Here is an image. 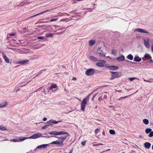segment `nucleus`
Here are the masks:
<instances>
[{"mask_svg": "<svg viewBox=\"0 0 153 153\" xmlns=\"http://www.w3.org/2000/svg\"><path fill=\"white\" fill-rule=\"evenodd\" d=\"M52 135L57 136L61 135L66 134L67 135H65L64 137H54L58 138L59 140H56L50 143L51 144H57L60 147H62L64 146L63 142L65 140L67 137L69 136V134L66 132L63 131H61L59 132L56 131H53L48 133Z\"/></svg>", "mask_w": 153, "mask_h": 153, "instance_id": "nucleus-1", "label": "nucleus"}, {"mask_svg": "<svg viewBox=\"0 0 153 153\" xmlns=\"http://www.w3.org/2000/svg\"><path fill=\"white\" fill-rule=\"evenodd\" d=\"M91 94H90L86 98L83 99L81 103V109L82 111H84L85 107L88 101L89 100V96Z\"/></svg>", "mask_w": 153, "mask_h": 153, "instance_id": "nucleus-2", "label": "nucleus"}, {"mask_svg": "<svg viewBox=\"0 0 153 153\" xmlns=\"http://www.w3.org/2000/svg\"><path fill=\"white\" fill-rule=\"evenodd\" d=\"M110 72L111 74V80L120 77L121 76V74L118 72L110 71Z\"/></svg>", "mask_w": 153, "mask_h": 153, "instance_id": "nucleus-3", "label": "nucleus"}, {"mask_svg": "<svg viewBox=\"0 0 153 153\" xmlns=\"http://www.w3.org/2000/svg\"><path fill=\"white\" fill-rule=\"evenodd\" d=\"M95 72V70L93 69L89 68L87 69L85 72V74L88 76H90L93 75Z\"/></svg>", "mask_w": 153, "mask_h": 153, "instance_id": "nucleus-4", "label": "nucleus"}, {"mask_svg": "<svg viewBox=\"0 0 153 153\" xmlns=\"http://www.w3.org/2000/svg\"><path fill=\"white\" fill-rule=\"evenodd\" d=\"M97 61H98V62L96 63L97 66L100 67L105 66L104 65L106 62V61L105 60H98Z\"/></svg>", "mask_w": 153, "mask_h": 153, "instance_id": "nucleus-5", "label": "nucleus"}, {"mask_svg": "<svg viewBox=\"0 0 153 153\" xmlns=\"http://www.w3.org/2000/svg\"><path fill=\"white\" fill-rule=\"evenodd\" d=\"M105 67L106 68H108L110 70L112 71L116 70L118 69L119 67L118 66L111 65V66H107L105 65Z\"/></svg>", "mask_w": 153, "mask_h": 153, "instance_id": "nucleus-6", "label": "nucleus"}, {"mask_svg": "<svg viewBox=\"0 0 153 153\" xmlns=\"http://www.w3.org/2000/svg\"><path fill=\"white\" fill-rule=\"evenodd\" d=\"M41 133L35 134L30 137L27 138V139H35L41 137Z\"/></svg>", "mask_w": 153, "mask_h": 153, "instance_id": "nucleus-7", "label": "nucleus"}, {"mask_svg": "<svg viewBox=\"0 0 153 153\" xmlns=\"http://www.w3.org/2000/svg\"><path fill=\"white\" fill-rule=\"evenodd\" d=\"M26 139H27V138L21 137H19L18 138V140L17 139H16L11 140L14 142H20L23 141Z\"/></svg>", "mask_w": 153, "mask_h": 153, "instance_id": "nucleus-8", "label": "nucleus"}, {"mask_svg": "<svg viewBox=\"0 0 153 153\" xmlns=\"http://www.w3.org/2000/svg\"><path fill=\"white\" fill-rule=\"evenodd\" d=\"M62 121L59 120L58 121H56L54 120H51L47 122V123L50 124V125L52 126L53 125L52 124V123L57 124L58 123L61 122Z\"/></svg>", "mask_w": 153, "mask_h": 153, "instance_id": "nucleus-9", "label": "nucleus"}, {"mask_svg": "<svg viewBox=\"0 0 153 153\" xmlns=\"http://www.w3.org/2000/svg\"><path fill=\"white\" fill-rule=\"evenodd\" d=\"M134 31L136 32L137 31L139 32L142 33H148V32L146 30H144L140 28H137L134 30Z\"/></svg>", "mask_w": 153, "mask_h": 153, "instance_id": "nucleus-10", "label": "nucleus"}, {"mask_svg": "<svg viewBox=\"0 0 153 153\" xmlns=\"http://www.w3.org/2000/svg\"><path fill=\"white\" fill-rule=\"evenodd\" d=\"M2 56L4 58L5 61L6 63H10V61L9 59L7 57V56L4 53H2Z\"/></svg>", "mask_w": 153, "mask_h": 153, "instance_id": "nucleus-11", "label": "nucleus"}, {"mask_svg": "<svg viewBox=\"0 0 153 153\" xmlns=\"http://www.w3.org/2000/svg\"><path fill=\"white\" fill-rule=\"evenodd\" d=\"M50 144H44L42 145H41L39 146H38L36 149H35V150H36L37 149H42V148H45L47 146H48Z\"/></svg>", "mask_w": 153, "mask_h": 153, "instance_id": "nucleus-12", "label": "nucleus"}, {"mask_svg": "<svg viewBox=\"0 0 153 153\" xmlns=\"http://www.w3.org/2000/svg\"><path fill=\"white\" fill-rule=\"evenodd\" d=\"M144 43L145 46L147 48H149L150 47L149 44V40L148 39L144 40Z\"/></svg>", "mask_w": 153, "mask_h": 153, "instance_id": "nucleus-13", "label": "nucleus"}, {"mask_svg": "<svg viewBox=\"0 0 153 153\" xmlns=\"http://www.w3.org/2000/svg\"><path fill=\"white\" fill-rule=\"evenodd\" d=\"M29 60H23L18 62V63L19 64H25L26 63L29 62Z\"/></svg>", "mask_w": 153, "mask_h": 153, "instance_id": "nucleus-14", "label": "nucleus"}, {"mask_svg": "<svg viewBox=\"0 0 153 153\" xmlns=\"http://www.w3.org/2000/svg\"><path fill=\"white\" fill-rule=\"evenodd\" d=\"M151 144L149 142H146L144 144L145 147L147 149H149L150 148Z\"/></svg>", "mask_w": 153, "mask_h": 153, "instance_id": "nucleus-15", "label": "nucleus"}, {"mask_svg": "<svg viewBox=\"0 0 153 153\" xmlns=\"http://www.w3.org/2000/svg\"><path fill=\"white\" fill-rule=\"evenodd\" d=\"M117 59L119 61H123L125 60V57L123 55H122L118 57Z\"/></svg>", "mask_w": 153, "mask_h": 153, "instance_id": "nucleus-16", "label": "nucleus"}, {"mask_svg": "<svg viewBox=\"0 0 153 153\" xmlns=\"http://www.w3.org/2000/svg\"><path fill=\"white\" fill-rule=\"evenodd\" d=\"M51 10H45V11H43L41 13H39L38 14H36V15H33V16H31L29 18H30L31 17H35V16H38L39 15H40V14H43V13H45L46 12H48V11H50Z\"/></svg>", "mask_w": 153, "mask_h": 153, "instance_id": "nucleus-17", "label": "nucleus"}, {"mask_svg": "<svg viewBox=\"0 0 153 153\" xmlns=\"http://www.w3.org/2000/svg\"><path fill=\"white\" fill-rule=\"evenodd\" d=\"M141 60V58L138 56H135L134 59V61L137 62H140Z\"/></svg>", "mask_w": 153, "mask_h": 153, "instance_id": "nucleus-18", "label": "nucleus"}, {"mask_svg": "<svg viewBox=\"0 0 153 153\" xmlns=\"http://www.w3.org/2000/svg\"><path fill=\"white\" fill-rule=\"evenodd\" d=\"M57 87V85L56 84H51V86L48 88L49 90H51V89L56 88Z\"/></svg>", "mask_w": 153, "mask_h": 153, "instance_id": "nucleus-19", "label": "nucleus"}, {"mask_svg": "<svg viewBox=\"0 0 153 153\" xmlns=\"http://www.w3.org/2000/svg\"><path fill=\"white\" fill-rule=\"evenodd\" d=\"M7 105V102H2L0 104V108H3L6 106Z\"/></svg>", "mask_w": 153, "mask_h": 153, "instance_id": "nucleus-20", "label": "nucleus"}, {"mask_svg": "<svg viewBox=\"0 0 153 153\" xmlns=\"http://www.w3.org/2000/svg\"><path fill=\"white\" fill-rule=\"evenodd\" d=\"M90 58L93 61H97L98 60L96 58L92 56H90Z\"/></svg>", "mask_w": 153, "mask_h": 153, "instance_id": "nucleus-21", "label": "nucleus"}, {"mask_svg": "<svg viewBox=\"0 0 153 153\" xmlns=\"http://www.w3.org/2000/svg\"><path fill=\"white\" fill-rule=\"evenodd\" d=\"M127 57L128 59L132 60L133 59V57L131 54H129L127 56Z\"/></svg>", "mask_w": 153, "mask_h": 153, "instance_id": "nucleus-22", "label": "nucleus"}, {"mask_svg": "<svg viewBox=\"0 0 153 153\" xmlns=\"http://www.w3.org/2000/svg\"><path fill=\"white\" fill-rule=\"evenodd\" d=\"M0 130L4 131L7 130L6 127L2 125L0 126Z\"/></svg>", "mask_w": 153, "mask_h": 153, "instance_id": "nucleus-23", "label": "nucleus"}, {"mask_svg": "<svg viewBox=\"0 0 153 153\" xmlns=\"http://www.w3.org/2000/svg\"><path fill=\"white\" fill-rule=\"evenodd\" d=\"M143 123L146 125H147L149 123V121L148 119H144L143 121Z\"/></svg>", "mask_w": 153, "mask_h": 153, "instance_id": "nucleus-24", "label": "nucleus"}, {"mask_svg": "<svg viewBox=\"0 0 153 153\" xmlns=\"http://www.w3.org/2000/svg\"><path fill=\"white\" fill-rule=\"evenodd\" d=\"M152 130V129L150 128H147L145 130L146 133L148 134L150 133Z\"/></svg>", "mask_w": 153, "mask_h": 153, "instance_id": "nucleus-25", "label": "nucleus"}, {"mask_svg": "<svg viewBox=\"0 0 153 153\" xmlns=\"http://www.w3.org/2000/svg\"><path fill=\"white\" fill-rule=\"evenodd\" d=\"M95 43V42L93 40H91L89 41V45L91 46L94 45Z\"/></svg>", "mask_w": 153, "mask_h": 153, "instance_id": "nucleus-26", "label": "nucleus"}, {"mask_svg": "<svg viewBox=\"0 0 153 153\" xmlns=\"http://www.w3.org/2000/svg\"><path fill=\"white\" fill-rule=\"evenodd\" d=\"M50 124H48V125H45L44 126H43L42 127V129H46L47 128H48V127L50 126Z\"/></svg>", "mask_w": 153, "mask_h": 153, "instance_id": "nucleus-27", "label": "nucleus"}, {"mask_svg": "<svg viewBox=\"0 0 153 153\" xmlns=\"http://www.w3.org/2000/svg\"><path fill=\"white\" fill-rule=\"evenodd\" d=\"M111 54L115 55L117 54V52L115 50H112V52H111Z\"/></svg>", "mask_w": 153, "mask_h": 153, "instance_id": "nucleus-28", "label": "nucleus"}, {"mask_svg": "<svg viewBox=\"0 0 153 153\" xmlns=\"http://www.w3.org/2000/svg\"><path fill=\"white\" fill-rule=\"evenodd\" d=\"M53 36V34L51 33H48L46 34V36L48 38L52 36Z\"/></svg>", "mask_w": 153, "mask_h": 153, "instance_id": "nucleus-29", "label": "nucleus"}, {"mask_svg": "<svg viewBox=\"0 0 153 153\" xmlns=\"http://www.w3.org/2000/svg\"><path fill=\"white\" fill-rule=\"evenodd\" d=\"M109 133L111 134H115V131L114 130L112 129H111L109 130Z\"/></svg>", "mask_w": 153, "mask_h": 153, "instance_id": "nucleus-30", "label": "nucleus"}, {"mask_svg": "<svg viewBox=\"0 0 153 153\" xmlns=\"http://www.w3.org/2000/svg\"><path fill=\"white\" fill-rule=\"evenodd\" d=\"M55 28L57 30H60L63 29L62 28H60V27L58 25H56Z\"/></svg>", "mask_w": 153, "mask_h": 153, "instance_id": "nucleus-31", "label": "nucleus"}, {"mask_svg": "<svg viewBox=\"0 0 153 153\" xmlns=\"http://www.w3.org/2000/svg\"><path fill=\"white\" fill-rule=\"evenodd\" d=\"M153 136V131H151L148 135V137H152Z\"/></svg>", "mask_w": 153, "mask_h": 153, "instance_id": "nucleus-32", "label": "nucleus"}, {"mask_svg": "<svg viewBox=\"0 0 153 153\" xmlns=\"http://www.w3.org/2000/svg\"><path fill=\"white\" fill-rule=\"evenodd\" d=\"M152 79H150L148 80H146L145 79H144V81L145 82H152L153 81H152Z\"/></svg>", "mask_w": 153, "mask_h": 153, "instance_id": "nucleus-33", "label": "nucleus"}, {"mask_svg": "<svg viewBox=\"0 0 153 153\" xmlns=\"http://www.w3.org/2000/svg\"><path fill=\"white\" fill-rule=\"evenodd\" d=\"M144 57L146 58H149L150 57H151V56L148 54H145L144 56Z\"/></svg>", "mask_w": 153, "mask_h": 153, "instance_id": "nucleus-34", "label": "nucleus"}, {"mask_svg": "<svg viewBox=\"0 0 153 153\" xmlns=\"http://www.w3.org/2000/svg\"><path fill=\"white\" fill-rule=\"evenodd\" d=\"M100 130V128H97L96 129L95 131H94V133L95 134H97L98 132Z\"/></svg>", "mask_w": 153, "mask_h": 153, "instance_id": "nucleus-35", "label": "nucleus"}, {"mask_svg": "<svg viewBox=\"0 0 153 153\" xmlns=\"http://www.w3.org/2000/svg\"><path fill=\"white\" fill-rule=\"evenodd\" d=\"M136 79V78L135 77H132V78H129L128 79H129L130 80V81H132L133 80H134Z\"/></svg>", "mask_w": 153, "mask_h": 153, "instance_id": "nucleus-36", "label": "nucleus"}, {"mask_svg": "<svg viewBox=\"0 0 153 153\" xmlns=\"http://www.w3.org/2000/svg\"><path fill=\"white\" fill-rule=\"evenodd\" d=\"M57 19H50L49 21L50 22H53V21H56L57 20Z\"/></svg>", "mask_w": 153, "mask_h": 153, "instance_id": "nucleus-37", "label": "nucleus"}, {"mask_svg": "<svg viewBox=\"0 0 153 153\" xmlns=\"http://www.w3.org/2000/svg\"><path fill=\"white\" fill-rule=\"evenodd\" d=\"M128 97V96H125L123 97H121L120 98H119V99H118V100H120L121 99L124 98H126Z\"/></svg>", "mask_w": 153, "mask_h": 153, "instance_id": "nucleus-38", "label": "nucleus"}, {"mask_svg": "<svg viewBox=\"0 0 153 153\" xmlns=\"http://www.w3.org/2000/svg\"><path fill=\"white\" fill-rule=\"evenodd\" d=\"M86 141H84L83 142H82L81 143V144L83 145V146H85L86 144Z\"/></svg>", "mask_w": 153, "mask_h": 153, "instance_id": "nucleus-39", "label": "nucleus"}, {"mask_svg": "<svg viewBox=\"0 0 153 153\" xmlns=\"http://www.w3.org/2000/svg\"><path fill=\"white\" fill-rule=\"evenodd\" d=\"M44 38L43 36H39L37 37V39H42Z\"/></svg>", "mask_w": 153, "mask_h": 153, "instance_id": "nucleus-40", "label": "nucleus"}, {"mask_svg": "<svg viewBox=\"0 0 153 153\" xmlns=\"http://www.w3.org/2000/svg\"><path fill=\"white\" fill-rule=\"evenodd\" d=\"M97 94V93H96L95 94H94L93 97V98H92V100H94V98L96 97V95Z\"/></svg>", "mask_w": 153, "mask_h": 153, "instance_id": "nucleus-41", "label": "nucleus"}, {"mask_svg": "<svg viewBox=\"0 0 153 153\" xmlns=\"http://www.w3.org/2000/svg\"><path fill=\"white\" fill-rule=\"evenodd\" d=\"M125 61L126 62H130V63H132L133 64H134V63H135V62H131L130 61H129L128 60H125Z\"/></svg>", "mask_w": 153, "mask_h": 153, "instance_id": "nucleus-42", "label": "nucleus"}, {"mask_svg": "<svg viewBox=\"0 0 153 153\" xmlns=\"http://www.w3.org/2000/svg\"><path fill=\"white\" fill-rule=\"evenodd\" d=\"M106 54V53H102V56L103 57H105L106 56H105V55Z\"/></svg>", "mask_w": 153, "mask_h": 153, "instance_id": "nucleus-43", "label": "nucleus"}, {"mask_svg": "<svg viewBox=\"0 0 153 153\" xmlns=\"http://www.w3.org/2000/svg\"><path fill=\"white\" fill-rule=\"evenodd\" d=\"M97 54H99V56H102V53L99 52V53H98Z\"/></svg>", "mask_w": 153, "mask_h": 153, "instance_id": "nucleus-44", "label": "nucleus"}, {"mask_svg": "<svg viewBox=\"0 0 153 153\" xmlns=\"http://www.w3.org/2000/svg\"><path fill=\"white\" fill-rule=\"evenodd\" d=\"M76 78L75 77H73L72 78V80H76Z\"/></svg>", "mask_w": 153, "mask_h": 153, "instance_id": "nucleus-45", "label": "nucleus"}, {"mask_svg": "<svg viewBox=\"0 0 153 153\" xmlns=\"http://www.w3.org/2000/svg\"><path fill=\"white\" fill-rule=\"evenodd\" d=\"M92 9V8H84V10H91Z\"/></svg>", "mask_w": 153, "mask_h": 153, "instance_id": "nucleus-46", "label": "nucleus"}, {"mask_svg": "<svg viewBox=\"0 0 153 153\" xmlns=\"http://www.w3.org/2000/svg\"><path fill=\"white\" fill-rule=\"evenodd\" d=\"M47 119L46 117H44L43 118V120L44 121H45L47 120Z\"/></svg>", "mask_w": 153, "mask_h": 153, "instance_id": "nucleus-47", "label": "nucleus"}, {"mask_svg": "<svg viewBox=\"0 0 153 153\" xmlns=\"http://www.w3.org/2000/svg\"><path fill=\"white\" fill-rule=\"evenodd\" d=\"M9 35L10 36H14L15 35V34L13 33L10 34Z\"/></svg>", "mask_w": 153, "mask_h": 153, "instance_id": "nucleus-48", "label": "nucleus"}, {"mask_svg": "<svg viewBox=\"0 0 153 153\" xmlns=\"http://www.w3.org/2000/svg\"><path fill=\"white\" fill-rule=\"evenodd\" d=\"M153 62V61L152 59H150L149 61V63H152Z\"/></svg>", "mask_w": 153, "mask_h": 153, "instance_id": "nucleus-49", "label": "nucleus"}, {"mask_svg": "<svg viewBox=\"0 0 153 153\" xmlns=\"http://www.w3.org/2000/svg\"><path fill=\"white\" fill-rule=\"evenodd\" d=\"M92 9H91V10H88L87 11L88 12H91L93 10V8H92Z\"/></svg>", "mask_w": 153, "mask_h": 153, "instance_id": "nucleus-50", "label": "nucleus"}, {"mask_svg": "<svg viewBox=\"0 0 153 153\" xmlns=\"http://www.w3.org/2000/svg\"><path fill=\"white\" fill-rule=\"evenodd\" d=\"M64 31H62V32L60 33H59L58 34H60L63 33H64Z\"/></svg>", "mask_w": 153, "mask_h": 153, "instance_id": "nucleus-51", "label": "nucleus"}, {"mask_svg": "<svg viewBox=\"0 0 153 153\" xmlns=\"http://www.w3.org/2000/svg\"><path fill=\"white\" fill-rule=\"evenodd\" d=\"M45 70H42L40 71V73H41L43 71H44Z\"/></svg>", "mask_w": 153, "mask_h": 153, "instance_id": "nucleus-52", "label": "nucleus"}, {"mask_svg": "<svg viewBox=\"0 0 153 153\" xmlns=\"http://www.w3.org/2000/svg\"><path fill=\"white\" fill-rule=\"evenodd\" d=\"M101 49V48L100 47H99L98 48V50L99 51H100Z\"/></svg>", "mask_w": 153, "mask_h": 153, "instance_id": "nucleus-53", "label": "nucleus"}, {"mask_svg": "<svg viewBox=\"0 0 153 153\" xmlns=\"http://www.w3.org/2000/svg\"><path fill=\"white\" fill-rule=\"evenodd\" d=\"M102 134L104 135H105V133L104 131H103V132H102Z\"/></svg>", "mask_w": 153, "mask_h": 153, "instance_id": "nucleus-54", "label": "nucleus"}, {"mask_svg": "<svg viewBox=\"0 0 153 153\" xmlns=\"http://www.w3.org/2000/svg\"><path fill=\"white\" fill-rule=\"evenodd\" d=\"M97 105H95L94 107V108L95 109H97Z\"/></svg>", "mask_w": 153, "mask_h": 153, "instance_id": "nucleus-55", "label": "nucleus"}, {"mask_svg": "<svg viewBox=\"0 0 153 153\" xmlns=\"http://www.w3.org/2000/svg\"><path fill=\"white\" fill-rule=\"evenodd\" d=\"M26 84L25 85H21V86H20V87H23L24 86H26Z\"/></svg>", "mask_w": 153, "mask_h": 153, "instance_id": "nucleus-56", "label": "nucleus"}, {"mask_svg": "<svg viewBox=\"0 0 153 153\" xmlns=\"http://www.w3.org/2000/svg\"><path fill=\"white\" fill-rule=\"evenodd\" d=\"M152 51H153V45H152Z\"/></svg>", "mask_w": 153, "mask_h": 153, "instance_id": "nucleus-57", "label": "nucleus"}, {"mask_svg": "<svg viewBox=\"0 0 153 153\" xmlns=\"http://www.w3.org/2000/svg\"><path fill=\"white\" fill-rule=\"evenodd\" d=\"M74 3H76V0H74Z\"/></svg>", "mask_w": 153, "mask_h": 153, "instance_id": "nucleus-58", "label": "nucleus"}, {"mask_svg": "<svg viewBox=\"0 0 153 153\" xmlns=\"http://www.w3.org/2000/svg\"><path fill=\"white\" fill-rule=\"evenodd\" d=\"M106 57H107V58H110V57L109 56H108Z\"/></svg>", "mask_w": 153, "mask_h": 153, "instance_id": "nucleus-59", "label": "nucleus"}, {"mask_svg": "<svg viewBox=\"0 0 153 153\" xmlns=\"http://www.w3.org/2000/svg\"><path fill=\"white\" fill-rule=\"evenodd\" d=\"M97 145H103V144L102 143H99Z\"/></svg>", "mask_w": 153, "mask_h": 153, "instance_id": "nucleus-60", "label": "nucleus"}, {"mask_svg": "<svg viewBox=\"0 0 153 153\" xmlns=\"http://www.w3.org/2000/svg\"><path fill=\"white\" fill-rule=\"evenodd\" d=\"M72 152L71 151H70L68 153H72Z\"/></svg>", "mask_w": 153, "mask_h": 153, "instance_id": "nucleus-61", "label": "nucleus"}, {"mask_svg": "<svg viewBox=\"0 0 153 153\" xmlns=\"http://www.w3.org/2000/svg\"><path fill=\"white\" fill-rule=\"evenodd\" d=\"M65 19H62V20H61V21H64V20H65Z\"/></svg>", "mask_w": 153, "mask_h": 153, "instance_id": "nucleus-62", "label": "nucleus"}, {"mask_svg": "<svg viewBox=\"0 0 153 153\" xmlns=\"http://www.w3.org/2000/svg\"><path fill=\"white\" fill-rule=\"evenodd\" d=\"M19 89H17V90H16V92H17V91H19Z\"/></svg>", "mask_w": 153, "mask_h": 153, "instance_id": "nucleus-63", "label": "nucleus"}, {"mask_svg": "<svg viewBox=\"0 0 153 153\" xmlns=\"http://www.w3.org/2000/svg\"><path fill=\"white\" fill-rule=\"evenodd\" d=\"M152 149L153 150V145H152Z\"/></svg>", "mask_w": 153, "mask_h": 153, "instance_id": "nucleus-64", "label": "nucleus"}]
</instances>
